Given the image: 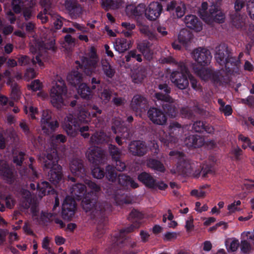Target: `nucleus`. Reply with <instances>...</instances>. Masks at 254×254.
<instances>
[{
  "label": "nucleus",
  "instance_id": "obj_1",
  "mask_svg": "<svg viewBox=\"0 0 254 254\" xmlns=\"http://www.w3.org/2000/svg\"><path fill=\"white\" fill-rule=\"evenodd\" d=\"M85 183L90 190L85 194L86 187L83 184L77 183L72 185L71 189V197L78 201L82 200L83 210L89 213L91 219L97 223L94 237L101 238L108 228V214L112 210V205L106 201H99L98 195L100 187L94 182L85 179Z\"/></svg>",
  "mask_w": 254,
  "mask_h": 254
},
{
  "label": "nucleus",
  "instance_id": "obj_59",
  "mask_svg": "<svg viewBox=\"0 0 254 254\" xmlns=\"http://www.w3.org/2000/svg\"><path fill=\"white\" fill-rule=\"evenodd\" d=\"M130 177V176L124 174H119L118 177L119 184L124 188H127Z\"/></svg>",
  "mask_w": 254,
  "mask_h": 254
},
{
  "label": "nucleus",
  "instance_id": "obj_12",
  "mask_svg": "<svg viewBox=\"0 0 254 254\" xmlns=\"http://www.w3.org/2000/svg\"><path fill=\"white\" fill-rule=\"evenodd\" d=\"M105 192L108 196L114 199V202L117 205H122L128 203L125 198L123 190L119 189L118 187L113 185L108 184L106 186Z\"/></svg>",
  "mask_w": 254,
  "mask_h": 254
},
{
  "label": "nucleus",
  "instance_id": "obj_51",
  "mask_svg": "<svg viewBox=\"0 0 254 254\" xmlns=\"http://www.w3.org/2000/svg\"><path fill=\"white\" fill-rule=\"evenodd\" d=\"M48 16L49 19L50 18L53 21L54 27L56 29L59 30L62 28L63 25L64 18L54 12L48 15Z\"/></svg>",
  "mask_w": 254,
  "mask_h": 254
},
{
  "label": "nucleus",
  "instance_id": "obj_32",
  "mask_svg": "<svg viewBox=\"0 0 254 254\" xmlns=\"http://www.w3.org/2000/svg\"><path fill=\"white\" fill-rule=\"evenodd\" d=\"M0 174L3 180L9 184H13L15 177L12 171L7 164H4L0 168Z\"/></svg>",
  "mask_w": 254,
  "mask_h": 254
},
{
  "label": "nucleus",
  "instance_id": "obj_57",
  "mask_svg": "<svg viewBox=\"0 0 254 254\" xmlns=\"http://www.w3.org/2000/svg\"><path fill=\"white\" fill-rule=\"evenodd\" d=\"M112 92L109 88H105L99 94L100 98L105 103L108 102L111 98Z\"/></svg>",
  "mask_w": 254,
  "mask_h": 254
},
{
  "label": "nucleus",
  "instance_id": "obj_44",
  "mask_svg": "<svg viewBox=\"0 0 254 254\" xmlns=\"http://www.w3.org/2000/svg\"><path fill=\"white\" fill-rule=\"evenodd\" d=\"M102 69L106 77L112 79L114 76L115 69L107 60L102 62Z\"/></svg>",
  "mask_w": 254,
  "mask_h": 254
},
{
  "label": "nucleus",
  "instance_id": "obj_16",
  "mask_svg": "<svg viewBox=\"0 0 254 254\" xmlns=\"http://www.w3.org/2000/svg\"><path fill=\"white\" fill-rule=\"evenodd\" d=\"M88 161L95 166L103 164L106 158L103 151L98 147H94L86 154Z\"/></svg>",
  "mask_w": 254,
  "mask_h": 254
},
{
  "label": "nucleus",
  "instance_id": "obj_45",
  "mask_svg": "<svg viewBox=\"0 0 254 254\" xmlns=\"http://www.w3.org/2000/svg\"><path fill=\"white\" fill-rule=\"evenodd\" d=\"M125 59L127 63H134L135 62L140 63L142 61V55L138 54L136 50L129 51L125 56Z\"/></svg>",
  "mask_w": 254,
  "mask_h": 254
},
{
  "label": "nucleus",
  "instance_id": "obj_21",
  "mask_svg": "<svg viewBox=\"0 0 254 254\" xmlns=\"http://www.w3.org/2000/svg\"><path fill=\"white\" fill-rule=\"evenodd\" d=\"M124 122H122L120 118H115L113 119L112 131L115 133H122L124 138H130L131 134L128 127L125 126Z\"/></svg>",
  "mask_w": 254,
  "mask_h": 254
},
{
  "label": "nucleus",
  "instance_id": "obj_42",
  "mask_svg": "<svg viewBox=\"0 0 254 254\" xmlns=\"http://www.w3.org/2000/svg\"><path fill=\"white\" fill-rule=\"evenodd\" d=\"M230 20L233 26L237 29H242L245 25L244 20L239 13H231Z\"/></svg>",
  "mask_w": 254,
  "mask_h": 254
},
{
  "label": "nucleus",
  "instance_id": "obj_4",
  "mask_svg": "<svg viewBox=\"0 0 254 254\" xmlns=\"http://www.w3.org/2000/svg\"><path fill=\"white\" fill-rule=\"evenodd\" d=\"M59 159L56 150L48 153L44 158L43 170L48 173V179L54 185L58 184L63 178L62 167L58 164Z\"/></svg>",
  "mask_w": 254,
  "mask_h": 254
},
{
  "label": "nucleus",
  "instance_id": "obj_36",
  "mask_svg": "<svg viewBox=\"0 0 254 254\" xmlns=\"http://www.w3.org/2000/svg\"><path fill=\"white\" fill-rule=\"evenodd\" d=\"M67 80L69 83L74 87H76L81 84L82 81V74L78 70H73L67 76Z\"/></svg>",
  "mask_w": 254,
  "mask_h": 254
},
{
  "label": "nucleus",
  "instance_id": "obj_56",
  "mask_svg": "<svg viewBox=\"0 0 254 254\" xmlns=\"http://www.w3.org/2000/svg\"><path fill=\"white\" fill-rule=\"evenodd\" d=\"M39 46L42 49L52 50L53 51L56 50L55 42L52 39L42 41L39 43Z\"/></svg>",
  "mask_w": 254,
  "mask_h": 254
},
{
  "label": "nucleus",
  "instance_id": "obj_60",
  "mask_svg": "<svg viewBox=\"0 0 254 254\" xmlns=\"http://www.w3.org/2000/svg\"><path fill=\"white\" fill-rule=\"evenodd\" d=\"M192 129L195 132H201L206 130V126L205 124L200 121H196L194 122Z\"/></svg>",
  "mask_w": 254,
  "mask_h": 254
},
{
  "label": "nucleus",
  "instance_id": "obj_53",
  "mask_svg": "<svg viewBox=\"0 0 254 254\" xmlns=\"http://www.w3.org/2000/svg\"><path fill=\"white\" fill-rule=\"evenodd\" d=\"M108 150L110 155L111 156L113 161L121 158L122 151L115 145L109 144Z\"/></svg>",
  "mask_w": 254,
  "mask_h": 254
},
{
  "label": "nucleus",
  "instance_id": "obj_19",
  "mask_svg": "<svg viewBox=\"0 0 254 254\" xmlns=\"http://www.w3.org/2000/svg\"><path fill=\"white\" fill-rule=\"evenodd\" d=\"M204 110L203 108L196 105L192 108L188 106L182 107L180 110V114L182 118L193 121L196 115H203Z\"/></svg>",
  "mask_w": 254,
  "mask_h": 254
},
{
  "label": "nucleus",
  "instance_id": "obj_8",
  "mask_svg": "<svg viewBox=\"0 0 254 254\" xmlns=\"http://www.w3.org/2000/svg\"><path fill=\"white\" fill-rule=\"evenodd\" d=\"M222 0H215L212 2L207 13V24L213 23H223L225 22V14L221 8Z\"/></svg>",
  "mask_w": 254,
  "mask_h": 254
},
{
  "label": "nucleus",
  "instance_id": "obj_3",
  "mask_svg": "<svg viewBox=\"0 0 254 254\" xmlns=\"http://www.w3.org/2000/svg\"><path fill=\"white\" fill-rule=\"evenodd\" d=\"M224 62L225 70H221L214 71L207 68V77L215 85H226L231 81L230 74L236 71L240 65V61L233 56V53Z\"/></svg>",
  "mask_w": 254,
  "mask_h": 254
},
{
  "label": "nucleus",
  "instance_id": "obj_47",
  "mask_svg": "<svg viewBox=\"0 0 254 254\" xmlns=\"http://www.w3.org/2000/svg\"><path fill=\"white\" fill-rule=\"evenodd\" d=\"M36 188L42 194L45 195L50 194L53 190L49 182L47 181H42L37 184Z\"/></svg>",
  "mask_w": 254,
  "mask_h": 254
},
{
  "label": "nucleus",
  "instance_id": "obj_14",
  "mask_svg": "<svg viewBox=\"0 0 254 254\" xmlns=\"http://www.w3.org/2000/svg\"><path fill=\"white\" fill-rule=\"evenodd\" d=\"M157 106H161L163 111L170 118H175L178 114V110L175 105L174 100L172 97H166L165 99L157 101Z\"/></svg>",
  "mask_w": 254,
  "mask_h": 254
},
{
  "label": "nucleus",
  "instance_id": "obj_50",
  "mask_svg": "<svg viewBox=\"0 0 254 254\" xmlns=\"http://www.w3.org/2000/svg\"><path fill=\"white\" fill-rule=\"evenodd\" d=\"M7 84L10 85L11 89V98L14 100H18L20 98L21 92L17 83L16 82L13 83L9 80L7 82Z\"/></svg>",
  "mask_w": 254,
  "mask_h": 254
},
{
  "label": "nucleus",
  "instance_id": "obj_37",
  "mask_svg": "<svg viewBox=\"0 0 254 254\" xmlns=\"http://www.w3.org/2000/svg\"><path fill=\"white\" fill-rule=\"evenodd\" d=\"M110 140V136L103 131L96 132L90 138L91 142L95 144L108 143Z\"/></svg>",
  "mask_w": 254,
  "mask_h": 254
},
{
  "label": "nucleus",
  "instance_id": "obj_6",
  "mask_svg": "<svg viewBox=\"0 0 254 254\" xmlns=\"http://www.w3.org/2000/svg\"><path fill=\"white\" fill-rule=\"evenodd\" d=\"M67 87L64 81L62 78L58 79L50 91L51 102L52 105L58 109L61 108L64 105V97L67 93Z\"/></svg>",
  "mask_w": 254,
  "mask_h": 254
},
{
  "label": "nucleus",
  "instance_id": "obj_26",
  "mask_svg": "<svg viewBox=\"0 0 254 254\" xmlns=\"http://www.w3.org/2000/svg\"><path fill=\"white\" fill-rule=\"evenodd\" d=\"M204 138L198 134H190L187 136L184 143L189 148H199L204 144Z\"/></svg>",
  "mask_w": 254,
  "mask_h": 254
},
{
  "label": "nucleus",
  "instance_id": "obj_33",
  "mask_svg": "<svg viewBox=\"0 0 254 254\" xmlns=\"http://www.w3.org/2000/svg\"><path fill=\"white\" fill-rule=\"evenodd\" d=\"M29 161L30 164L28 166V168L25 167L21 170H20V174L22 176H25L27 178H29L32 181L38 178V175L35 169L33 166V162L35 161V159L33 157H30L29 158Z\"/></svg>",
  "mask_w": 254,
  "mask_h": 254
},
{
  "label": "nucleus",
  "instance_id": "obj_40",
  "mask_svg": "<svg viewBox=\"0 0 254 254\" xmlns=\"http://www.w3.org/2000/svg\"><path fill=\"white\" fill-rule=\"evenodd\" d=\"M192 32L187 29H182L178 35V40L180 43L186 46L193 38Z\"/></svg>",
  "mask_w": 254,
  "mask_h": 254
},
{
  "label": "nucleus",
  "instance_id": "obj_2",
  "mask_svg": "<svg viewBox=\"0 0 254 254\" xmlns=\"http://www.w3.org/2000/svg\"><path fill=\"white\" fill-rule=\"evenodd\" d=\"M143 218V214L138 210L133 209L131 211L128 218L132 223L111 235L110 246L106 250L109 254H117L120 249L125 245H128L132 248L136 245L134 242H131L127 234L140 227Z\"/></svg>",
  "mask_w": 254,
  "mask_h": 254
},
{
  "label": "nucleus",
  "instance_id": "obj_18",
  "mask_svg": "<svg viewBox=\"0 0 254 254\" xmlns=\"http://www.w3.org/2000/svg\"><path fill=\"white\" fill-rule=\"evenodd\" d=\"M166 10L173 18H179L184 16L186 6L184 3L173 0L167 4Z\"/></svg>",
  "mask_w": 254,
  "mask_h": 254
},
{
  "label": "nucleus",
  "instance_id": "obj_62",
  "mask_svg": "<svg viewBox=\"0 0 254 254\" xmlns=\"http://www.w3.org/2000/svg\"><path fill=\"white\" fill-rule=\"evenodd\" d=\"M241 251L242 253L248 254L252 250V246L247 240H243L240 244Z\"/></svg>",
  "mask_w": 254,
  "mask_h": 254
},
{
  "label": "nucleus",
  "instance_id": "obj_38",
  "mask_svg": "<svg viewBox=\"0 0 254 254\" xmlns=\"http://www.w3.org/2000/svg\"><path fill=\"white\" fill-rule=\"evenodd\" d=\"M131 46L130 40H127L125 38H117L116 40L115 48L119 53H124Z\"/></svg>",
  "mask_w": 254,
  "mask_h": 254
},
{
  "label": "nucleus",
  "instance_id": "obj_5",
  "mask_svg": "<svg viewBox=\"0 0 254 254\" xmlns=\"http://www.w3.org/2000/svg\"><path fill=\"white\" fill-rule=\"evenodd\" d=\"M193 58L197 63L193 64L194 72L202 80L206 81V48L198 47L192 52Z\"/></svg>",
  "mask_w": 254,
  "mask_h": 254
},
{
  "label": "nucleus",
  "instance_id": "obj_30",
  "mask_svg": "<svg viewBox=\"0 0 254 254\" xmlns=\"http://www.w3.org/2000/svg\"><path fill=\"white\" fill-rule=\"evenodd\" d=\"M158 88L160 91L155 92L153 96L156 106L158 105V101L165 99L166 97H171L170 95L171 91V88L167 83L159 84L158 85Z\"/></svg>",
  "mask_w": 254,
  "mask_h": 254
},
{
  "label": "nucleus",
  "instance_id": "obj_41",
  "mask_svg": "<svg viewBox=\"0 0 254 254\" xmlns=\"http://www.w3.org/2000/svg\"><path fill=\"white\" fill-rule=\"evenodd\" d=\"M77 92L82 98L86 100L90 99L92 96V89L85 83L78 86Z\"/></svg>",
  "mask_w": 254,
  "mask_h": 254
},
{
  "label": "nucleus",
  "instance_id": "obj_64",
  "mask_svg": "<svg viewBox=\"0 0 254 254\" xmlns=\"http://www.w3.org/2000/svg\"><path fill=\"white\" fill-rule=\"evenodd\" d=\"M247 10L251 18L254 20V0H249L246 4Z\"/></svg>",
  "mask_w": 254,
  "mask_h": 254
},
{
  "label": "nucleus",
  "instance_id": "obj_22",
  "mask_svg": "<svg viewBox=\"0 0 254 254\" xmlns=\"http://www.w3.org/2000/svg\"><path fill=\"white\" fill-rule=\"evenodd\" d=\"M152 46L153 44L150 41L143 40L137 43L136 48L146 60L150 61L153 58V55Z\"/></svg>",
  "mask_w": 254,
  "mask_h": 254
},
{
  "label": "nucleus",
  "instance_id": "obj_17",
  "mask_svg": "<svg viewBox=\"0 0 254 254\" xmlns=\"http://www.w3.org/2000/svg\"><path fill=\"white\" fill-rule=\"evenodd\" d=\"M163 10V6L158 1L151 2L145 10V16L150 21L156 20L161 15Z\"/></svg>",
  "mask_w": 254,
  "mask_h": 254
},
{
  "label": "nucleus",
  "instance_id": "obj_46",
  "mask_svg": "<svg viewBox=\"0 0 254 254\" xmlns=\"http://www.w3.org/2000/svg\"><path fill=\"white\" fill-rule=\"evenodd\" d=\"M101 3L105 10L116 9L120 7L121 0H102Z\"/></svg>",
  "mask_w": 254,
  "mask_h": 254
},
{
  "label": "nucleus",
  "instance_id": "obj_48",
  "mask_svg": "<svg viewBox=\"0 0 254 254\" xmlns=\"http://www.w3.org/2000/svg\"><path fill=\"white\" fill-rule=\"evenodd\" d=\"M91 114L90 113L87 111L85 109H81L79 111L77 114V118H76L81 125L82 124H86L90 121Z\"/></svg>",
  "mask_w": 254,
  "mask_h": 254
},
{
  "label": "nucleus",
  "instance_id": "obj_23",
  "mask_svg": "<svg viewBox=\"0 0 254 254\" xmlns=\"http://www.w3.org/2000/svg\"><path fill=\"white\" fill-rule=\"evenodd\" d=\"M71 172L75 177L83 179L86 176V170L82 160L77 158L73 159L70 164Z\"/></svg>",
  "mask_w": 254,
  "mask_h": 254
},
{
  "label": "nucleus",
  "instance_id": "obj_31",
  "mask_svg": "<svg viewBox=\"0 0 254 254\" xmlns=\"http://www.w3.org/2000/svg\"><path fill=\"white\" fill-rule=\"evenodd\" d=\"M41 57V54L39 53L35 56V58L31 60L30 58L26 55H20L18 58V64L21 66H24L32 63L33 64L37 63L40 67L43 66L44 63L42 61Z\"/></svg>",
  "mask_w": 254,
  "mask_h": 254
},
{
  "label": "nucleus",
  "instance_id": "obj_34",
  "mask_svg": "<svg viewBox=\"0 0 254 254\" xmlns=\"http://www.w3.org/2000/svg\"><path fill=\"white\" fill-rule=\"evenodd\" d=\"M137 179L146 187L154 189L156 179L150 174L143 172L138 175Z\"/></svg>",
  "mask_w": 254,
  "mask_h": 254
},
{
  "label": "nucleus",
  "instance_id": "obj_54",
  "mask_svg": "<svg viewBox=\"0 0 254 254\" xmlns=\"http://www.w3.org/2000/svg\"><path fill=\"white\" fill-rule=\"evenodd\" d=\"M26 154L23 151H16L13 154V162L17 166H21L25 159Z\"/></svg>",
  "mask_w": 254,
  "mask_h": 254
},
{
  "label": "nucleus",
  "instance_id": "obj_55",
  "mask_svg": "<svg viewBox=\"0 0 254 254\" xmlns=\"http://www.w3.org/2000/svg\"><path fill=\"white\" fill-rule=\"evenodd\" d=\"M159 61L160 63L162 64H168L172 65H175L178 68L179 67V65L181 63H183V62H177L173 57L172 56H168V57H162Z\"/></svg>",
  "mask_w": 254,
  "mask_h": 254
},
{
  "label": "nucleus",
  "instance_id": "obj_58",
  "mask_svg": "<svg viewBox=\"0 0 254 254\" xmlns=\"http://www.w3.org/2000/svg\"><path fill=\"white\" fill-rule=\"evenodd\" d=\"M51 143L53 146H57L58 144L60 143H64L66 141V138L65 135L62 134H59L56 135H52L51 138Z\"/></svg>",
  "mask_w": 254,
  "mask_h": 254
},
{
  "label": "nucleus",
  "instance_id": "obj_20",
  "mask_svg": "<svg viewBox=\"0 0 254 254\" xmlns=\"http://www.w3.org/2000/svg\"><path fill=\"white\" fill-rule=\"evenodd\" d=\"M128 149L133 156H143L146 154L148 147L145 142L134 140L129 144Z\"/></svg>",
  "mask_w": 254,
  "mask_h": 254
},
{
  "label": "nucleus",
  "instance_id": "obj_11",
  "mask_svg": "<svg viewBox=\"0 0 254 254\" xmlns=\"http://www.w3.org/2000/svg\"><path fill=\"white\" fill-rule=\"evenodd\" d=\"M157 107H151L147 111V116L149 120L157 125H166L167 117L162 110Z\"/></svg>",
  "mask_w": 254,
  "mask_h": 254
},
{
  "label": "nucleus",
  "instance_id": "obj_43",
  "mask_svg": "<svg viewBox=\"0 0 254 254\" xmlns=\"http://www.w3.org/2000/svg\"><path fill=\"white\" fill-rule=\"evenodd\" d=\"M145 11L144 5L139 4L136 6L128 5L126 7V12L127 14L135 16L141 15Z\"/></svg>",
  "mask_w": 254,
  "mask_h": 254
},
{
  "label": "nucleus",
  "instance_id": "obj_63",
  "mask_svg": "<svg viewBox=\"0 0 254 254\" xmlns=\"http://www.w3.org/2000/svg\"><path fill=\"white\" fill-rule=\"evenodd\" d=\"M55 217L53 214L51 213H48L46 212H42L40 219L43 223L45 224L47 223H51L53 221Z\"/></svg>",
  "mask_w": 254,
  "mask_h": 254
},
{
  "label": "nucleus",
  "instance_id": "obj_25",
  "mask_svg": "<svg viewBox=\"0 0 254 254\" xmlns=\"http://www.w3.org/2000/svg\"><path fill=\"white\" fill-rule=\"evenodd\" d=\"M65 7L72 19L79 17L82 13V7L76 0H66Z\"/></svg>",
  "mask_w": 254,
  "mask_h": 254
},
{
  "label": "nucleus",
  "instance_id": "obj_13",
  "mask_svg": "<svg viewBox=\"0 0 254 254\" xmlns=\"http://www.w3.org/2000/svg\"><path fill=\"white\" fill-rule=\"evenodd\" d=\"M81 125L78 123L76 118L69 114L64 120L63 127L67 134L71 136H75Z\"/></svg>",
  "mask_w": 254,
  "mask_h": 254
},
{
  "label": "nucleus",
  "instance_id": "obj_24",
  "mask_svg": "<svg viewBox=\"0 0 254 254\" xmlns=\"http://www.w3.org/2000/svg\"><path fill=\"white\" fill-rule=\"evenodd\" d=\"M130 106L134 111L142 113L147 108L148 101L144 96L136 94L133 96Z\"/></svg>",
  "mask_w": 254,
  "mask_h": 254
},
{
  "label": "nucleus",
  "instance_id": "obj_39",
  "mask_svg": "<svg viewBox=\"0 0 254 254\" xmlns=\"http://www.w3.org/2000/svg\"><path fill=\"white\" fill-rule=\"evenodd\" d=\"M147 166L156 172L164 173L166 171L165 167L162 162L154 159L149 158L147 161Z\"/></svg>",
  "mask_w": 254,
  "mask_h": 254
},
{
  "label": "nucleus",
  "instance_id": "obj_61",
  "mask_svg": "<svg viewBox=\"0 0 254 254\" xmlns=\"http://www.w3.org/2000/svg\"><path fill=\"white\" fill-rule=\"evenodd\" d=\"M104 169L100 167H95L92 170V174L94 178L101 179L103 178L105 176Z\"/></svg>",
  "mask_w": 254,
  "mask_h": 254
},
{
  "label": "nucleus",
  "instance_id": "obj_28",
  "mask_svg": "<svg viewBox=\"0 0 254 254\" xmlns=\"http://www.w3.org/2000/svg\"><path fill=\"white\" fill-rule=\"evenodd\" d=\"M179 156L180 158L177 163V170L183 175H190L192 171V167L190 161L185 159L183 153L179 152Z\"/></svg>",
  "mask_w": 254,
  "mask_h": 254
},
{
  "label": "nucleus",
  "instance_id": "obj_7",
  "mask_svg": "<svg viewBox=\"0 0 254 254\" xmlns=\"http://www.w3.org/2000/svg\"><path fill=\"white\" fill-rule=\"evenodd\" d=\"M178 70H173L170 75L171 81L179 89H186L189 85V70L184 63H181Z\"/></svg>",
  "mask_w": 254,
  "mask_h": 254
},
{
  "label": "nucleus",
  "instance_id": "obj_15",
  "mask_svg": "<svg viewBox=\"0 0 254 254\" xmlns=\"http://www.w3.org/2000/svg\"><path fill=\"white\" fill-rule=\"evenodd\" d=\"M232 53L227 45L225 43L220 44L215 47L214 58L219 65L223 66L224 62L226 61Z\"/></svg>",
  "mask_w": 254,
  "mask_h": 254
},
{
  "label": "nucleus",
  "instance_id": "obj_9",
  "mask_svg": "<svg viewBox=\"0 0 254 254\" xmlns=\"http://www.w3.org/2000/svg\"><path fill=\"white\" fill-rule=\"evenodd\" d=\"M222 0H215L212 2L207 13V24L213 23H223L225 22V14L221 8Z\"/></svg>",
  "mask_w": 254,
  "mask_h": 254
},
{
  "label": "nucleus",
  "instance_id": "obj_29",
  "mask_svg": "<svg viewBox=\"0 0 254 254\" xmlns=\"http://www.w3.org/2000/svg\"><path fill=\"white\" fill-rule=\"evenodd\" d=\"M40 3L43 8V10L38 14L37 18L40 19L43 23H46L49 20L48 15L54 12L51 8V1L40 0Z\"/></svg>",
  "mask_w": 254,
  "mask_h": 254
},
{
  "label": "nucleus",
  "instance_id": "obj_52",
  "mask_svg": "<svg viewBox=\"0 0 254 254\" xmlns=\"http://www.w3.org/2000/svg\"><path fill=\"white\" fill-rule=\"evenodd\" d=\"M105 176L106 178L110 182H115L118 179V175L115 170L114 168L108 165L106 167Z\"/></svg>",
  "mask_w": 254,
  "mask_h": 254
},
{
  "label": "nucleus",
  "instance_id": "obj_10",
  "mask_svg": "<svg viewBox=\"0 0 254 254\" xmlns=\"http://www.w3.org/2000/svg\"><path fill=\"white\" fill-rule=\"evenodd\" d=\"M76 203L74 199L70 196H66L62 204V216L64 220H70L74 216Z\"/></svg>",
  "mask_w": 254,
  "mask_h": 254
},
{
  "label": "nucleus",
  "instance_id": "obj_27",
  "mask_svg": "<svg viewBox=\"0 0 254 254\" xmlns=\"http://www.w3.org/2000/svg\"><path fill=\"white\" fill-rule=\"evenodd\" d=\"M184 22L188 28L196 32H199L202 29V23L195 15L190 14L186 16Z\"/></svg>",
  "mask_w": 254,
  "mask_h": 254
},
{
  "label": "nucleus",
  "instance_id": "obj_35",
  "mask_svg": "<svg viewBox=\"0 0 254 254\" xmlns=\"http://www.w3.org/2000/svg\"><path fill=\"white\" fill-rule=\"evenodd\" d=\"M59 126V124L58 121L54 119L41 124L42 130L44 133L48 135L54 132Z\"/></svg>",
  "mask_w": 254,
  "mask_h": 254
},
{
  "label": "nucleus",
  "instance_id": "obj_49",
  "mask_svg": "<svg viewBox=\"0 0 254 254\" xmlns=\"http://www.w3.org/2000/svg\"><path fill=\"white\" fill-rule=\"evenodd\" d=\"M163 134H164L162 136H160V140L161 142L164 144V145H166L167 147H170L176 143L177 141V137L170 134H167L165 132H164Z\"/></svg>",
  "mask_w": 254,
  "mask_h": 254
}]
</instances>
